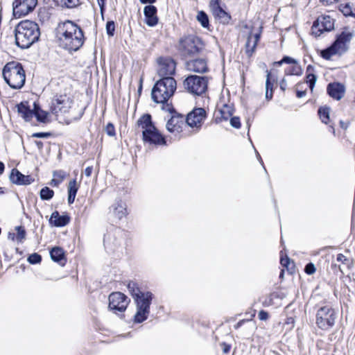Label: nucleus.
Returning <instances> with one entry per match:
<instances>
[{
	"mask_svg": "<svg viewBox=\"0 0 355 355\" xmlns=\"http://www.w3.org/2000/svg\"><path fill=\"white\" fill-rule=\"evenodd\" d=\"M127 288L131 295L136 308L133 317L135 323L140 324L146 321L150 313V306L155 295L148 290L144 289L137 282L130 281Z\"/></svg>",
	"mask_w": 355,
	"mask_h": 355,
	"instance_id": "f257e3e1",
	"label": "nucleus"
},
{
	"mask_svg": "<svg viewBox=\"0 0 355 355\" xmlns=\"http://www.w3.org/2000/svg\"><path fill=\"white\" fill-rule=\"evenodd\" d=\"M58 34L60 46L69 51H78L84 44L83 30L72 21L67 20L60 24Z\"/></svg>",
	"mask_w": 355,
	"mask_h": 355,
	"instance_id": "f03ea898",
	"label": "nucleus"
},
{
	"mask_svg": "<svg viewBox=\"0 0 355 355\" xmlns=\"http://www.w3.org/2000/svg\"><path fill=\"white\" fill-rule=\"evenodd\" d=\"M16 45L21 49L30 48L37 42L40 36V31L37 23L25 20L19 22L15 28Z\"/></svg>",
	"mask_w": 355,
	"mask_h": 355,
	"instance_id": "7ed1b4c3",
	"label": "nucleus"
},
{
	"mask_svg": "<svg viewBox=\"0 0 355 355\" xmlns=\"http://www.w3.org/2000/svg\"><path fill=\"white\" fill-rule=\"evenodd\" d=\"M137 125L143 130L142 139L145 143L155 146H162L166 144L165 137L155 126L150 114H143L137 120Z\"/></svg>",
	"mask_w": 355,
	"mask_h": 355,
	"instance_id": "20e7f679",
	"label": "nucleus"
},
{
	"mask_svg": "<svg viewBox=\"0 0 355 355\" xmlns=\"http://www.w3.org/2000/svg\"><path fill=\"white\" fill-rule=\"evenodd\" d=\"M5 82L14 89H21L25 84L26 75L21 63L11 61L6 64L2 70Z\"/></svg>",
	"mask_w": 355,
	"mask_h": 355,
	"instance_id": "39448f33",
	"label": "nucleus"
},
{
	"mask_svg": "<svg viewBox=\"0 0 355 355\" xmlns=\"http://www.w3.org/2000/svg\"><path fill=\"white\" fill-rule=\"evenodd\" d=\"M176 89L174 78H159L152 88L151 98L155 103L166 102L174 95Z\"/></svg>",
	"mask_w": 355,
	"mask_h": 355,
	"instance_id": "423d86ee",
	"label": "nucleus"
},
{
	"mask_svg": "<svg viewBox=\"0 0 355 355\" xmlns=\"http://www.w3.org/2000/svg\"><path fill=\"white\" fill-rule=\"evenodd\" d=\"M184 88L189 93L201 96L208 87V78L205 76L189 75L183 81Z\"/></svg>",
	"mask_w": 355,
	"mask_h": 355,
	"instance_id": "0eeeda50",
	"label": "nucleus"
},
{
	"mask_svg": "<svg viewBox=\"0 0 355 355\" xmlns=\"http://www.w3.org/2000/svg\"><path fill=\"white\" fill-rule=\"evenodd\" d=\"M203 44L200 37L189 35L180 41L179 50L184 57H191L198 54L202 49Z\"/></svg>",
	"mask_w": 355,
	"mask_h": 355,
	"instance_id": "6e6552de",
	"label": "nucleus"
},
{
	"mask_svg": "<svg viewBox=\"0 0 355 355\" xmlns=\"http://www.w3.org/2000/svg\"><path fill=\"white\" fill-rule=\"evenodd\" d=\"M336 311L329 306L320 307L316 313V324L322 330H328L335 324Z\"/></svg>",
	"mask_w": 355,
	"mask_h": 355,
	"instance_id": "1a4fd4ad",
	"label": "nucleus"
},
{
	"mask_svg": "<svg viewBox=\"0 0 355 355\" xmlns=\"http://www.w3.org/2000/svg\"><path fill=\"white\" fill-rule=\"evenodd\" d=\"M72 105V100L67 94H56L51 100L50 110L57 115L59 112L67 113Z\"/></svg>",
	"mask_w": 355,
	"mask_h": 355,
	"instance_id": "9d476101",
	"label": "nucleus"
},
{
	"mask_svg": "<svg viewBox=\"0 0 355 355\" xmlns=\"http://www.w3.org/2000/svg\"><path fill=\"white\" fill-rule=\"evenodd\" d=\"M157 74L160 78H173L175 73L176 63L168 57H159L157 59Z\"/></svg>",
	"mask_w": 355,
	"mask_h": 355,
	"instance_id": "9b49d317",
	"label": "nucleus"
},
{
	"mask_svg": "<svg viewBox=\"0 0 355 355\" xmlns=\"http://www.w3.org/2000/svg\"><path fill=\"white\" fill-rule=\"evenodd\" d=\"M37 4V0H15L12 12L16 18H20L31 12Z\"/></svg>",
	"mask_w": 355,
	"mask_h": 355,
	"instance_id": "f8f14e48",
	"label": "nucleus"
},
{
	"mask_svg": "<svg viewBox=\"0 0 355 355\" xmlns=\"http://www.w3.org/2000/svg\"><path fill=\"white\" fill-rule=\"evenodd\" d=\"M128 297L121 292H114L109 296L108 307L115 313L117 312L123 313L128 305Z\"/></svg>",
	"mask_w": 355,
	"mask_h": 355,
	"instance_id": "ddd939ff",
	"label": "nucleus"
},
{
	"mask_svg": "<svg viewBox=\"0 0 355 355\" xmlns=\"http://www.w3.org/2000/svg\"><path fill=\"white\" fill-rule=\"evenodd\" d=\"M334 28V19L330 16L325 15L318 17L313 24L311 33L315 37H319L324 32H329Z\"/></svg>",
	"mask_w": 355,
	"mask_h": 355,
	"instance_id": "4468645a",
	"label": "nucleus"
},
{
	"mask_svg": "<svg viewBox=\"0 0 355 355\" xmlns=\"http://www.w3.org/2000/svg\"><path fill=\"white\" fill-rule=\"evenodd\" d=\"M122 232L120 230H116L114 234L108 233L104 237V246L105 248L113 252H123L122 243L123 241V238L121 236Z\"/></svg>",
	"mask_w": 355,
	"mask_h": 355,
	"instance_id": "2eb2a0df",
	"label": "nucleus"
},
{
	"mask_svg": "<svg viewBox=\"0 0 355 355\" xmlns=\"http://www.w3.org/2000/svg\"><path fill=\"white\" fill-rule=\"evenodd\" d=\"M209 6L216 20L223 25L230 24L232 16L221 7L220 0H211Z\"/></svg>",
	"mask_w": 355,
	"mask_h": 355,
	"instance_id": "dca6fc26",
	"label": "nucleus"
},
{
	"mask_svg": "<svg viewBox=\"0 0 355 355\" xmlns=\"http://www.w3.org/2000/svg\"><path fill=\"white\" fill-rule=\"evenodd\" d=\"M207 117V112L202 107L193 108L187 116L186 123L191 128H200Z\"/></svg>",
	"mask_w": 355,
	"mask_h": 355,
	"instance_id": "f3484780",
	"label": "nucleus"
},
{
	"mask_svg": "<svg viewBox=\"0 0 355 355\" xmlns=\"http://www.w3.org/2000/svg\"><path fill=\"white\" fill-rule=\"evenodd\" d=\"M9 180L12 184L20 186L29 185L35 181V179L31 175H24L15 168L11 170Z\"/></svg>",
	"mask_w": 355,
	"mask_h": 355,
	"instance_id": "a211bd4d",
	"label": "nucleus"
},
{
	"mask_svg": "<svg viewBox=\"0 0 355 355\" xmlns=\"http://www.w3.org/2000/svg\"><path fill=\"white\" fill-rule=\"evenodd\" d=\"M187 68L189 71L204 73L209 71L207 60L205 58L193 59L186 62Z\"/></svg>",
	"mask_w": 355,
	"mask_h": 355,
	"instance_id": "6ab92c4d",
	"label": "nucleus"
},
{
	"mask_svg": "<svg viewBox=\"0 0 355 355\" xmlns=\"http://www.w3.org/2000/svg\"><path fill=\"white\" fill-rule=\"evenodd\" d=\"M184 124V116L175 112L166 123V129L170 132H180Z\"/></svg>",
	"mask_w": 355,
	"mask_h": 355,
	"instance_id": "aec40b11",
	"label": "nucleus"
},
{
	"mask_svg": "<svg viewBox=\"0 0 355 355\" xmlns=\"http://www.w3.org/2000/svg\"><path fill=\"white\" fill-rule=\"evenodd\" d=\"M352 37V33L343 31L341 33L336 35L333 44L343 53L347 51V43L349 42Z\"/></svg>",
	"mask_w": 355,
	"mask_h": 355,
	"instance_id": "412c9836",
	"label": "nucleus"
},
{
	"mask_svg": "<svg viewBox=\"0 0 355 355\" xmlns=\"http://www.w3.org/2000/svg\"><path fill=\"white\" fill-rule=\"evenodd\" d=\"M145 22L150 27L155 26L159 21L157 8L153 5H147L144 8Z\"/></svg>",
	"mask_w": 355,
	"mask_h": 355,
	"instance_id": "4be33fe9",
	"label": "nucleus"
},
{
	"mask_svg": "<svg viewBox=\"0 0 355 355\" xmlns=\"http://www.w3.org/2000/svg\"><path fill=\"white\" fill-rule=\"evenodd\" d=\"M345 92V86L340 83L334 82L327 85V92L330 97L335 100H340L343 97Z\"/></svg>",
	"mask_w": 355,
	"mask_h": 355,
	"instance_id": "5701e85b",
	"label": "nucleus"
},
{
	"mask_svg": "<svg viewBox=\"0 0 355 355\" xmlns=\"http://www.w3.org/2000/svg\"><path fill=\"white\" fill-rule=\"evenodd\" d=\"M70 222L68 214L60 215L58 211H53L49 218V223L54 227H61L67 225Z\"/></svg>",
	"mask_w": 355,
	"mask_h": 355,
	"instance_id": "b1692460",
	"label": "nucleus"
},
{
	"mask_svg": "<svg viewBox=\"0 0 355 355\" xmlns=\"http://www.w3.org/2000/svg\"><path fill=\"white\" fill-rule=\"evenodd\" d=\"M260 33L252 34L250 33L249 34L245 44V53L248 57H251L254 53L260 39Z\"/></svg>",
	"mask_w": 355,
	"mask_h": 355,
	"instance_id": "393cba45",
	"label": "nucleus"
},
{
	"mask_svg": "<svg viewBox=\"0 0 355 355\" xmlns=\"http://www.w3.org/2000/svg\"><path fill=\"white\" fill-rule=\"evenodd\" d=\"M51 259L60 266H64L67 262V259L64 250L59 246L53 247L51 249L50 252Z\"/></svg>",
	"mask_w": 355,
	"mask_h": 355,
	"instance_id": "a878e982",
	"label": "nucleus"
},
{
	"mask_svg": "<svg viewBox=\"0 0 355 355\" xmlns=\"http://www.w3.org/2000/svg\"><path fill=\"white\" fill-rule=\"evenodd\" d=\"M110 211L113 212L117 219L121 220L127 215L126 205L121 200H116L110 207Z\"/></svg>",
	"mask_w": 355,
	"mask_h": 355,
	"instance_id": "bb28decb",
	"label": "nucleus"
},
{
	"mask_svg": "<svg viewBox=\"0 0 355 355\" xmlns=\"http://www.w3.org/2000/svg\"><path fill=\"white\" fill-rule=\"evenodd\" d=\"M17 112L21 114L25 121L29 122L33 116V114L27 101H22L17 105Z\"/></svg>",
	"mask_w": 355,
	"mask_h": 355,
	"instance_id": "cd10ccee",
	"label": "nucleus"
},
{
	"mask_svg": "<svg viewBox=\"0 0 355 355\" xmlns=\"http://www.w3.org/2000/svg\"><path fill=\"white\" fill-rule=\"evenodd\" d=\"M68 198L67 201L69 205H71L74 202L75 198L76 196L78 187L77 186L76 180L73 179L69 181L68 184Z\"/></svg>",
	"mask_w": 355,
	"mask_h": 355,
	"instance_id": "c85d7f7f",
	"label": "nucleus"
},
{
	"mask_svg": "<svg viewBox=\"0 0 355 355\" xmlns=\"http://www.w3.org/2000/svg\"><path fill=\"white\" fill-rule=\"evenodd\" d=\"M338 53L342 54L341 52L332 43L329 46L322 49L320 51V56L324 60H329L333 55Z\"/></svg>",
	"mask_w": 355,
	"mask_h": 355,
	"instance_id": "c756f323",
	"label": "nucleus"
},
{
	"mask_svg": "<svg viewBox=\"0 0 355 355\" xmlns=\"http://www.w3.org/2000/svg\"><path fill=\"white\" fill-rule=\"evenodd\" d=\"M55 4L61 8L71 9L80 4V0H53Z\"/></svg>",
	"mask_w": 355,
	"mask_h": 355,
	"instance_id": "7c9ffc66",
	"label": "nucleus"
},
{
	"mask_svg": "<svg viewBox=\"0 0 355 355\" xmlns=\"http://www.w3.org/2000/svg\"><path fill=\"white\" fill-rule=\"evenodd\" d=\"M266 98L270 101L273 96V83L274 80H271V73L269 71H266Z\"/></svg>",
	"mask_w": 355,
	"mask_h": 355,
	"instance_id": "2f4dec72",
	"label": "nucleus"
},
{
	"mask_svg": "<svg viewBox=\"0 0 355 355\" xmlns=\"http://www.w3.org/2000/svg\"><path fill=\"white\" fill-rule=\"evenodd\" d=\"M220 117H217L216 122H220L222 120L227 121L229 118L232 117L233 114V110L231 107L225 105L223 108L219 110Z\"/></svg>",
	"mask_w": 355,
	"mask_h": 355,
	"instance_id": "473e14b6",
	"label": "nucleus"
},
{
	"mask_svg": "<svg viewBox=\"0 0 355 355\" xmlns=\"http://www.w3.org/2000/svg\"><path fill=\"white\" fill-rule=\"evenodd\" d=\"M196 19L200 25L205 28H209V19L208 15L203 10L198 12Z\"/></svg>",
	"mask_w": 355,
	"mask_h": 355,
	"instance_id": "72a5a7b5",
	"label": "nucleus"
},
{
	"mask_svg": "<svg viewBox=\"0 0 355 355\" xmlns=\"http://www.w3.org/2000/svg\"><path fill=\"white\" fill-rule=\"evenodd\" d=\"M291 67L285 69V74L287 76H301L302 74V69L297 62V64H293Z\"/></svg>",
	"mask_w": 355,
	"mask_h": 355,
	"instance_id": "f704fd0d",
	"label": "nucleus"
},
{
	"mask_svg": "<svg viewBox=\"0 0 355 355\" xmlns=\"http://www.w3.org/2000/svg\"><path fill=\"white\" fill-rule=\"evenodd\" d=\"M330 107L327 106L320 107L318 110V114L322 122L327 124L329 121Z\"/></svg>",
	"mask_w": 355,
	"mask_h": 355,
	"instance_id": "c9c22d12",
	"label": "nucleus"
},
{
	"mask_svg": "<svg viewBox=\"0 0 355 355\" xmlns=\"http://www.w3.org/2000/svg\"><path fill=\"white\" fill-rule=\"evenodd\" d=\"M54 196V191L48 187H43L40 191V197L42 200H49Z\"/></svg>",
	"mask_w": 355,
	"mask_h": 355,
	"instance_id": "e433bc0d",
	"label": "nucleus"
},
{
	"mask_svg": "<svg viewBox=\"0 0 355 355\" xmlns=\"http://www.w3.org/2000/svg\"><path fill=\"white\" fill-rule=\"evenodd\" d=\"M15 230L17 231L16 241L19 243H21L23 242V240L26 237V230H25L24 227L19 225V226L15 227Z\"/></svg>",
	"mask_w": 355,
	"mask_h": 355,
	"instance_id": "4c0bfd02",
	"label": "nucleus"
},
{
	"mask_svg": "<svg viewBox=\"0 0 355 355\" xmlns=\"http://www.w3.org/2000/svg\"><path fill=\"white\" fill-rule=\"evenodd\" d=\"M40 123H46L48 122L49 112L44 110H40L33 115Z\"/></svg>",
	"mask_w": 355,
	"mask_h": 355,
	"instance_id": "58836bf2",
	"label": "nucleus"
},
{
	"mask_svg": "<svg viewBox=\"0 0 355 355\" xmlns=\"http://www.w3.org/2000/svg\"><path fill=\"white\" fill-rule=\"evenodd\" d=\"M317 81V76L313 73H306V82L309 85V87L313 90L315 83Z\"/></svg>",
	"mask_w": 355,
	"mask_h": 355,
	"instance_id": "ea45409f",
	"label": "nucleus"
},
{
	"mask_svg": "<svg viewBox=\"0 0 355 355\" xmlns=\"http://www.w3.org/2000/svg\"><path fill=\"white\" fill-rule=\"evenodd\" d=\"M42 259V256L36 252L30 254L27 258L28 262L32 265L40 263Z\"/></svg>",
	"mask_w": 355,
	"mask_h": 355,
	"instance_id": "a19ab883",
	"label": "nucleus"
},
{
	"mask_svg": "<svg viewBox=\"0 0 355 355\" xmlns=\"http://www.w3.org/2000/svg\"><path fill=\"white\" fill-rule=\"evenodd\" d=\"M340 10L342 12V13L345 15V16H352L353 15V11H352V9L350 6V5L349 3H344V4H340Z\"/></svg>",
	"mask_w": 355,
	"mask_h": 355,
	"instance_id": "79ce46f5",
	"label": "nucleus"
},
{
	"mask_svg": "<svg viewBox=\"0 0 355 355\" xmlns=\"http://www.w3.org/2000/svg\"><path fill=\"white\" fill-rule=\"evenodd\" d=\"M105 29H106V33L107 34V35L109 37L114 36V32H115V24H114V21H112V20L108 21L106 23Z\"/></svg>",
	"mask_w": 355,
	"mask_h": 355,
	"instance_id": "37998d69",
	"label": "nucleus"
},
{
	"mask_svg": "<svg viewBox=\"0 0 355 355\" xmlns=\"http://www.w3.org/2000/svg\"><path fill=\"white\" fill-rule=\"evenodd\" d=\"M160 103L162 104V110H164L165 112H169L170 114H171V115L177 112L174 107L173 106L172 103H168V101Z\"/></svg>",
	"mask_w": 355,
	"mask_h": 355,
	"instance_id": "c03bdc74",
	"label": "nucleus"
},
{
	"mask_svg": "<svg viewBox=\"0 0 355 355\" xmlns=\"http://www.w3.org/2000/svg\"><path fill=\"white\" fill-rule=\"evenodd\" d=\"M230 125L232 127L239 129L241 128V121L239 116H232L230 118Z\"/></svg>",
	"mask_w": 355,
	"mask_h": 355,
	"instance_id": "a18cd8bd",
	"label": "nucleus"
},
{
	"mask_svg": "<svg viewBox=\"0 0 355 355\" xmlns=\"http://www.w3.org/2000/svg\"><path fill=\"white\" fill-rule=\"evenodd\" d=\"M316 270V268H315V265L310 262V263H308L306 266H305V268H304V272L307 274V275H313Z\"/></svg>",
	"mask_w": 355,
	"mask_h": 355,
	"instance_id": "49530a36",
	"label": "nucleus"
},
{
	"mask_svg": "<svg viewBox=\"0 0 355 355\" xmlns=\"http://www.w3.org/2000/svg\"><path fill=\"white\" fill-rule=\"evenodd\" d=\"M51 136H52V133L50 132H35L32 135V137H34V138H49Z\"/></svg>",
	"mask_w": 355,
	"mask_h": 355,
	"instance_id": "de8ad7c7",
	"label": "nucleus"
},
{
	"mask_svg": "<svg viewBox=\"0 0 355 355\" xmlns=\"http://www.w3.org/2000/svg\"><path fill=\"white\" fill-rule=\"evenodd\" d=\"M107 135L113 137L115 135V128L112 123H108L105 129Z\"/></svg>",
	"mask_w": 355,
	"mask_h": 355,
	"instance_id": "09e8293b",
	"label": "nucleus"
},
{
	"mask_svg": "<svg viewBox=\"0 0 355 355\" xmlns=\"http://www.w3.org/2000/svg\"><path fill=\"white\" fill-rule=\"evenodd\" d=\"M297 60L290 56L284 55L282 59V62L288 64H297Z\"/></svg>",
	"mask_w": 355,
	"mask_h": 355,
	"instance_id": "8fccbe9b",
	"label": "nucleus"
},
{
	"mask_svg": "<svg viewBox=\"0 0 355 355\" xmlns=\"http://www.w3.org/2000/svg\"><path fill=\"white\" fill-rule=\"evenodd\" d=\"M258 318L260 320H267L269 318V314L264 310H261L258 313Z\"/></svg>",
	"mask_w": 355,
	"mask_h": 355,
	"instance_id": "3c124183",
	"label": "nucleus"
},
{
	"mask_svg": "<svg viewBox=\"0 0 355 355\" xmlns=\"http://www.w3.org/2000/svg\"><path fill=\"white\" fill-rule=\"evenodd\" d=\"M64 176H61L60 179L53 178L50 182V185L53 187H58L60 184L62 182Z\"/></svg>",
	"mask_w": 355,
	"mask_h": 355,
	"instance_id": "603ef678",
	"label": "nucleus"
},
{
	"mask_svg": "<svg viewBox=\"0 0 355 355\" xmlns=\"http://www.w3.org/2000/svg\"><path fill=\"white\" fill-rule=\"evenodd\" d=\"M279 297V294L277 293H272L268 297V299L266 300L265 303H267L268 304H272V300L275 299V298H277Z\"/></svg>",
	"mask_w": 355,
	"mask_h": 355,
	"instance_id": "864d4df0",
	"label": "nucleus"
},
{
	"mask_svg": "<svg viewBox=\"0 0 355 355\" xmlns=\"http://www.w3.org/2000/svg\"><path fill=\"white\" fill-rule=\"evenodd\" d=\"M290 261L291 259L288 256H286V257H281L280 263L284 267L288 268L290 264Z\"/></svg>",
	"mask_w": 355,
	"mask_h": 355,
	"instance_id": "5fc2aeb1",
	"label": "nucleus"
},
{
	"mask_svg": "<svg viewBox=\"0 0 355 355\" xmlns=\"http://www.w3.org/2000/svg\"><path fill=\"white\" fill-rule=\"evenodd\" d=\"M220 345L222 346V350L224 354H227L230 352L231 349V345L223 342L220 344Z\"/></svg>",
	"mask_w": 355,
	"mask_h": 355,
	"instance_id": "6e6d98bb",
	"label": "nucleus"
},
{
	"mask_svg": "<svg viewBox=\"0 0 355 355\" xmlns=\"http://www.w3.org/2000/svg\"><path fill=\"white\" fill-rule=\"evenodd\" d=\"M31 110H32L33 113H37V112H39L40 110H43L41 108V107H40V104L38 103L34 102V103H33V109H31ZM34 114H33V115Z\"/></svg>",
	"mask_w": 355,
	"mask_h": 355,
	"instance_id": "4d7b16f0",
	"label": "nucleus"
},
{
	"mask_svg": "<svg viewBox=\"0 0 355 355\" xmlns=\"http://www.w3.org/2000/svg\"><path fill=\"white\" fill-rule=\"evenodd\" d=\"M336 260L338 262H342L344 263L345 261H347V259L345 255L340 253V254H337Z\"/></svg>",
	"mask_w": 355,
	"mask_h": 355,
	"instance_id": "13d9d810",
	"label": "nucleus"
},
{
	"mask_svg": "<svg viewBox=\"0 0 355 355\" xmlns=\"http://www.w3.org/2000/svg\"><path fill=\"white\" fill-rule=\"evenodd\" d=\"M93 171V166H87L85 170V175L87 177H90Z\"/></svg>",
	"mask_w": 355,
	"mask_h": 355,
	"instance_id": "bf43d9fd",
	"label": "nucleus"
},
{
	"mask_svg": "<svg viewBox=\"0 0 355 355\" xmlns=\"http://www.w3.org/2000/svg\"><path fill=\"white\" fill-rule=\"evenodd\" d=\"M98 6L100 7L101 12H103L105 9V5L106 0H97Z\"/></svg>",
	"mask_w": 355,
	"mask_h": 355,
	"instance_id": "052dcab7",
	"label": "nucleus"
},
{
	"mask_svg": "<svg viewBox=\"0 0 355 355\" xmlns=\"http://www.w3.org/2000/svg\"><path fill=\"white\" fill-rule=\"evenodd\" d=\"M280 88L282 91H285L287 88V82L284 78L280 82Z\"/></svg>",
	"mask_w": 355,
	"mask_h": 355,
	"instance_id": "680f3d73",
	"label": "nucleus"
},
{
	"mask_svg": "<svg viewBox=\"0 0 355 355\" xmlns=\"http://www.w3.org/2000/svg\"><path fill=\"white\" fill-rule=\"evenodd\" d=\"M141 3L142 4H149L152 5L153 3H155L157 0H139Z\"/></svg>",
	"mask_w": 355,
	"mask_h": 355,
	"instance_id": "e2e57ef3",
	"label": "nucleus"
},
{
	"mask_svg": "<svg viewBox=\"0 0 355 355\" xmlns=\"http://www.w3.org/2000/svg\"><path fill=\"white\" fill-rule=\"evenodd\" d=\"M306 91L297 90L296 92V96L299 98L304 97L306 95Z\"/></svg>",
	"mask_w": 355,
	"mask_h": 355,
	"instance_id": "0e129e2a",
	"label": "nucleus"
},
{
	"mask_svg": "<svg viewBox=\"0 0 355 355\" xmlns=\"http://www.w3.org/2000/svg\"><path fill=\"white\" fill-rule=\"evenodd\" d=\"M294 322H295V320H294V318L293 317H288L286 318V320L285 322L286 324H291L292 327L293 326L294 324Z\"/></svg>",
	"mask_w": 355,
	"mask_h": 355,
	"instance_id": "69168bd1",
	"label": "nucleus"
},
{
	"mask_svg": "<svg viewBox=\"0 0 355 355\" xmlns=\"http://www.w3.org/2000/svg\"><path fill=\"white\" fill-rule=\"evenodd\" d=\"M8 239L11 241H15L16 239V234L14 232H9L8 234Z\"/></svg>",
	"mask_w": 355,
	"mask_h": 355,
	"instance_id": "338daca9",
	"label": "nucleus"
},
{
	"mask_svg": "<svg viewBox=\"0 0 355 355\" xmlns=\"http://www.w3.org/2000/svg\"><path fill=\"white\" fill-rule=\"evenodd\" d=\"M245 322V320H239L235 325H234V328L236 329H238L239 328H240L243 324L244 322Z\"/></svg>",
	"mask_w": 355,
	"mask_h": 355,
	"instance_id": "774afa93",
	"label": "nucleus"
}]
</instances>
